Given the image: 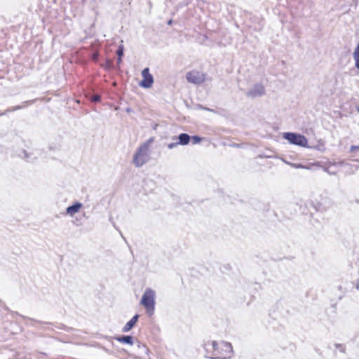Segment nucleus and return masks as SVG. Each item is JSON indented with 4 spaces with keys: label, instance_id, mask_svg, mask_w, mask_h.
Masks as SVG:
<instances>
[{
    "label": "nucleus",
    "instance_id": "f257e3e1",
    "mask_svg": "<svg viewBox=\"0 0 359 359\" xmlns=\"http://www.w3.org/2000/svg\"><path fill=\"white\" fill-rule=\"evenodd\" d=\"M206 357L211 359H229L233 355V348L230 343L221 341H208L204 344Z\"/></svg>",
    "mask_w": 359,
    "mask_h": 359
},
{
    "label": "nucleus",
    "instance_id": "f03ea898",
    "mask_svg": "<svg viewBox=\"0 0 359 359\" xmlns=\"http://www.w3.org/2000/svg\"><path fill=\"white\" fill-rule=\"evenodd\" d=\"M153 141L154 139L150 138L138 147L137 151L134 154L133 160V162L136 167L140 168L142 166L149 160V147Z\"/></svg>",
    "mask_w": 359,
    "mask_h": 359
},
{
    "label": "nucleus",
    "instance_id": "7ed1b4c3",
    "mask_svg": "<svg viewBox=\"0 0 359 359\" xmlns=\"http://www.w3.org/2000/svg\"><path fill=\"white\" fill-rule=\"evenodd\" d=\"M149 316H153L156 305V292L151 288H147L143 293L140 301Z\"/></svg>",
    "mask_w": 359,
    "mask_h": 359
},
{
    "label": "nucleus",
    "instance_id": "20e7f679",
    "mask_svg": "<svg viewBox=\"0 0 359 359\" xmlns=\"http://www.w3.org/2000/svg\"><path fill=\"white\" fill-rule=\"evenodd\" d=\"M283 138L287 140L290 144L295 145L306 147L307 144L306 138L300 134L293 133H285L283 135Z\"/></svg>",
    "mask_w": 359,
    "mask_h": 359
},
{
    "label": "nucleus",
    "instance_id": "39448f33",
    "mask_svg": "<svg viewBox=\"0 0 359 359\" xmlns=\"http://www.w3.org/2000/svg\"><path fill=\"white\" fill-rule=\"evenodd\" d=\"M142 80L140 82V86L144 88H149L154 83V77L149 73V69L148 67L144 68L142 71Z\"/></svg>",
    "mask_w": 359,
    "mask_h": 359
},
{
    "label": "nucleus",
    "instance_id": "423d86ee",
    "mask_svg": "<svg viewBox=\"0 0 359 359\" xmlns=\"http://www.w3.org/2000/svg\"><path fill=\"white\" fill-rule=\"evenodd\" d=\"M186 78L189 83L194 84H200L205 80L204 74L202 72L196 70L189 72L187 74Z\"/></svg>",
    "mask_w": 359,
    "mask_h": 359
},
{
    "label": "nucleus",
    "instance_id": "0eeeda50",
    "mask_svg": "<svg viewBox=\"0 0 359 359\" xmlns=\"http://www.w3.org/2000/svg\"><path fill=\"white\" fill-rule=\"evenodd\" d=\"M265 94V89L263 85L257 83L248 90L246 95L249 97L255 98Z\"/></svg>",
    "mask_w": 359,
    "mask_h": 359
},
{
    "label": "nucleus",
    "instance_id": "6e6552de",
    "mask_svg": "<svg viewBox=\"0 0 359 359\" xmlns=\"http://www.w3.org/2000/svg\"><path fill=\"white\" fill-rule=\"evenodd\" d=\"M83 208V204L80 202H76L72 205L69 206L66 209V215L73 217L75 214L78 213Z\"/></svg>",
    "mask_w": 359,
    "mask_h": 359
},
{
    "label": "nucleus",
    "instance_id": "1a4fd4ad",
    "mask_svg": "<svg viewBox=\"0 0 359 359\" xmlns=\"http://www.w3.org/2000/svg\"><path fill=\"white\" fill-rule=\"evenodd\" d=\"M138 318L139 315H135L123 327V332H127L130 331L137 323Z\"/></svg>",
    "mask_w": 359,
    "mask_h": 359
},
{
    "label": "nucleus",
    "instance_id": "9d476101",
    "mask_svg": "<svg viewBox=\"0 0 359 359\" xmlns=\"http://www.w3.org/2000/svg\"><path fill=\"white\" fill-rule=\"evenodd\" d=\"M177 139L179 140V142H177L179 145H187L189 144L191 137L187 133H182L178 136Z\"/></svg>",
    "mask_w": 359,
    "mask_h": 359
},
{
    "label": "nucleus",
    "instance_id": "9b49d317",
    "mask_svg": "<svg viewBox=\"0 0 359 359\" xmlns=\"http://www.w3.org/2000/svg\"><path fill=\"white\" fill-rule=\"evenodd\" d=\"M116 339L121 343L128 344L130 345L133 344V338L131 336H122L118 337Z\"/></svg>",
    "mask_w": 359,
    "mask_h": 359
},
{
    "label": "nucleus",
    "instance_id": "f8f14e48",
    "mask_svg": "<svg viewBox=\"0 0 359 359\" xmlns=\"http://www.w3.org/2000/svg\"><path fill=\"white\" fill-rule=\"evenodd\" d=\"M123 50H124V48H123V44H121L118 46V48L116 50V54L118 55V59H117L118 65H119L121 62V57L123 55Z\"/></svg>",
    "mask_w": 359,
    "mask_h": 359
},
{
    "label": "nucleus",
    "instance_id": "ddd939ff",
    "mask_svg": "<svg viewBox=\"0 0 359 359\" xmlns=\"http://www.w3.org/2000/svg\"><path fill=\"white\" fill-rule=\"evenodd\" d=\"M191 139L192 140V143L194 144H198L201 141V138L198 136H192Z\"/></svg>",
    "mask_w": 359,
    "mask_h": 359
},
{
    "label": "nucleus",
    "instance_id": "4468645a",
    "mask_svg": "<svg viewBox=\"0 0 359 359\" xmlns=\"http://www.w3.org/2000/svg\"><path fill=\"white\" fill-rule=\"evenodd\" d=\"M178 145H179V144H177V142L170 143V144H168V148L170 149H172L176 147Z\"/></svg>",
    "mask_w": 359,
    "mask_h": 359
},
{
    "label": "nucleus",
    "instance_id": "2eb2a0df",
    "mask_svg": "<svg viewBox=\"0 0 359 359\" xmlns=\"http://www.w3.org/2000/svg\"><path fill=\"white\" fill-rule=\"evenodd\" d=\"M91 100L93 102H99L100 100V95H95L92 97Z\"/></svg>",
    "mask_w": 359,
    "mask_h": 359
},
{
    "label": "nucleus",
    "instance_id": "dca6fc26",
    "mask_svg": "<svg viewBox=\"0 0 359 359\" xmlns=\"http://www.w3.org/2000/svg\"><path fill=\"white\" fill-rule=\"evenodd\" d=\"M357 150H359V145L351 146V148H350V151L351 152H353V151H357Z\"/></svg>",
    "mask_w": 359,
    "mask_h": 359
},
{
    "label": "nucleus",
    "instance_id": "f3484780",
    "mask_svg": "<svg viewBox=\"0 0 359 359\" xmlns=\"http://www.w3.org/2000/svg\"><path fill=\"white\" fill-rule=\"evenodd\" d=\"M294 167L296 168H305L304 166L301 165L299 164H298V165L297 164H294Z\"/></svg>",
    "mask_w": 359,
    "mask_h": 359
},
{
    "label": "nucleus",
    "instance_id": "a211bd4d",
    "mask_svg": "<svg viewBox=\"0 0 359 359\" xmlns=\"http://www.w3.org/2000/svg\"><path fill=\"white\" fill-rule=\"evenodd\" d=\"M356 110L358 112H359V105L356 107Z\"/></svg>",
    "mask_w": 359,
    "mask_h": 359
},
{
    "label": "nucleus",
    "instance_id": "6ab92c4d",
    "mask_svg": "<svg viewBox=\"0 0 359 359\" xmlns=\"http://www.w3.org/2000/svg\"><path fill=\"white\" fill-rule=\"evenodd\" d=\"M130 111V109L129 108H128V109H126V111H127V112H129Z\"/></svg>",
    "mask_w": 359,
    "mask_h": 359
},
{
    "label": "nucleus",
    "instance_id": "aec40b11",
    "mask_svg": "<svg viewBox=\"0 0 359 359\" xmlns=\"http://www.w3.org/2000/svg\"><path fill=\"white\" fill-rule=\"evenodd\" d=\"M171 23H172V20H170V21L168 22V25H170Z\"/></svg>",
    "mask_w": 359,
    "mask_h": 359
}]
</instances>
